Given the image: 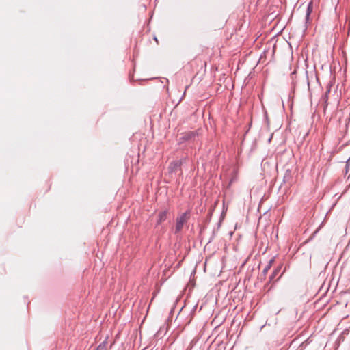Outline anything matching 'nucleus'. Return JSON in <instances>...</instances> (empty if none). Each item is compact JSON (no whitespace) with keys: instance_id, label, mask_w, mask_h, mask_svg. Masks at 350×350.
Instances as JSON below:
<instances>
[{"instance_id":"obj_8","label":"nucleus","mask_w":350,"mask_h":350,"mask_svg":"<svg viewBox=\"0 0 350 350\" xmlns=\"http://www.w3.org/2000/svg\"><path fill=\"white\" fill-rule=\"evenodd\" d=\"M106 347H107V342H103L102 343H100L97 349L98 350H106Z\"/></svg>"},{"instance_id":"obj_6","label":"nucleus","mask_w":350,"mask_h":350,"mask_svg":"<svg viewBox=\"0 0 350 350\" xmlns=\"http://www.w3.org/2000/svg\"><path fill=\"white\" fill-rule=\"evenodd\" d=\"M312 8H313V5H312V2L310 1L308 5V8H307V13H306V17L308 18L309 15L310 14V13L312 12Z\"/></svg>"},{"instance_id":"obj_4","label":"nucleus","mask_w":350,"mask_h":350,"mask_svg":"<svg viewBox=\"0 0 350 350\" xmlns=\"http://www.w3.org/2000/svg\"><path fill=\"white\" fill-rule=\"evenodd\" d=\"M198 340V339L197 338H193L192 340L191 341V342L189 343V346L187 347V349L192 350L193 347H194V345H196Z\"/></svg>"},{"instance_id":"obj_3","label":"nucleus","mask_w":350,"mask_h":350,"mask_svg":"<svg viewBox=\"0 0 350 350\" xmlns=\"http://www.w3.org/2000/svg\"><path fill=\"white\" fill-rule=\"evenodd\" d=\"M180 166L181 162L180 161H175L170 164L169 169L171 172H174L178 169L180 170Z\"/></svg>"},{"instance_id":"obj_9","label":"nucleus","mask_w":350,"mask_h":350,"mask_svg":"<svg viewBox=\"0 0 350 350\" xmlns=\"http://www.w3.org/2000/svg\"><path fill=\"white\" fill-rule=\"evenodd\" d=\"M280 271V268L278 267V269H276L274 272L273 273V274L271 275V276L270 277V280H272L274 277L278 274V273Z\"/></svg>"},{"instance_id":"obj_1","label":"nucleus","mask_w":350,"mask_h":350,"mask_svg":"<svg viewBox=\"0 0 350 350\" xmlns=\"http://www.w3.org/2000/svg\"><path fill=\"white\" fill-rule=\"evenodd\" d=\"M189 219V212L186 211L185 213L181 214L176 218V226H175V234L179 233L184 225L188 221Z\"/></svg>"},{"instance_id":"obj_7","label":"nucleus","mask_w":350,"mask_h":350,"mask_svg":"<svg viewBox=\"0 0 350 350\" xmlns=\"http://www.w3.org/2000/svg\"><path fill=\"white\" fill-rule=\"evenodd\" d=\"M273 262V259H272V260H271L269 262L268 265H267L265 267V268L263 269V273H264V274H266V273L268 272V271L269 270V269H270V268H271V265H272V262Z\"/></svg>"},{"instance_id":"obj_10","label":"nucleus","mask_w":350,"mask_h":350,"mask_svg":"<svg viewBox=\"0 0 350 350\" xmlns=\"http://www.w3.org/2000/svg\"><path fill=\"white\" fill-rule=\"evenodd\" d=\"M217 326H215V330H214V332H213V334H215V333L216 332V329H217Z\"/></svg>"},{"instance_id":"obj_5","label":"nucleus","mask_w":350,"mask_h":350,"mask_svg":"<svg viewBox=\"0 0 350 350\" xmlns=\"http://www.w3.org/2000/svg\"><path fill=\"white\" fill-rule=\"evenodd\" d=\"M198 340V339L197 338H193L192 340L191 341V342L189 343V346L187 347V349L192 350L193 347H194V345H196Z\"/></svg>"},{"instance_id":"obj_12","label":"nucleus","mask_w":350,"mask_h":350,"mask_svg":"<svg viewBox=\"0 0 350 350\" xmlns=\"http://www.w3.org/2000/svg\"><path fill=\"white\" fill-rule=\"evenodd\" d=\"M186 350H188V349H186Z\"/></svg>"},{"instance_id":"obj_2","label":"nucleus","mask_w":350,"mask_h":350,"mask_svg":"<svg viewBox=\"0 0 350 350\" xmlns=\"http://www.w3.org/2000/svg\"><path fill=\"white\" fill-rule=\"evenodd\" d=\"M167 214H168L167 210H165V211H161L158 214L157 224H160L162 222H163L164 221H165L167 217Z\"/></svg>"},{"instance_id":"obj_11","label":"nucleus","mask_w":350,"mask_h":350,"mask_svg":"<svg viewBox=\"0 0 350 350\" xmlns=\"http://www.w3.org/2000/svg\"><path fill=\"white\" fill-rule=\"evenodd\" d=\"M96 350H98V349H96Z\"/></svg>"}]
</instances>
